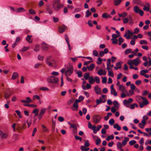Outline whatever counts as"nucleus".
Listing matches in <instances>:
<instances>
[{
	"instance_id": "e433bc0d",
	"label": "nucleus",
	"mask_w": 151,
	"mask_h": 151,
	"mask_svg": "<svg viewBox=\"0 0 151 151\" xmlns=\"http://www.w3.org/2000/svg\"><path fill=\"white\" fill-rule=\"evenodd\" d=\"M113 104L114 106V107L118 108L119 107V104L117 101H114L113 102Z\"/></svg>"
},
{
	"instance_id": "9b49d317",
	"label": "nucleus",
	"mask_w": 151,
	"mask_h": 151,
	"mask_svg": "<svg viewBox=\"0 0 151 151\" xmlns=\"http://www.w3.org/2000/svg\"><path fill=\"white\" fill-rule=\"evenodd\" d=\"M46 109L45 108L42 109L40 110V114L38 115V119L39 120H41L44 113L46 112Z\"/></svg>"
},
{
	"instance_id": "e2e57ef3",
	"label": "nucleus",
	"mask_w": 151,
	"mask_h": 151,
	"mask_svg": "<svg viewBox=\"0 0 151 151\" xmlns=\"http://www.w3.org/2000/svg\"><path fill=\"white\" fill-rule=\"evenodd\" d=\"M42 49L44 50H47L48 49V47L46 46L42 45Z\"/></svg>"
},
{
	"instance_id": "5701e85b",
	"label": "nucleus",
	"mask_w": 151,
	"mask_h": 151,
	"mask_svg": "<svg viewBox=\"0 0 151 151\" xmlns=\"http://www.w3.org/2000/svg\"><path fill=\"white\" fill-rule=\"evenodd\" d=\"M129 138L128 137H125L124 139L122 142V144L123 146H125L127 144V142L129 140Z\"/></svg>"
},
{
	"instance_id": "7c9ffc66",
	"label": "nucleus",
	"mask_w": 151,
	"mask_h": 151,
	"mask_svg": "<svg viewBox=\"0 0 151 151\" xmlns=\"http://www.w3.org/2000/svg\"><path fill=\"white\" fill-rule=\"evenodd\" d=\"M25 11V9L23 7H20L17 9V12L18 13L21 12Z\"/></svg>"
},
{
	"instance_id": "f03ea898",
	"label": "nucleus",
	"mask_w": 151,
	"mask_h": 151,
	"mask_svg": "<svg viewBox=\"0 0 151 151\" xmlns=\"http://www.w3.org/2000/svg\"><path fill=\"white\" fill-rule=\"evenodd\" d=\"M52 6L53 9L56 11H58L63 7V4L60 3L59 0H55L52 3Z\"/></svg>"
},
{
	"instance_id": "4c0bfd02",
	"label": "nucleus",
	"mask_w": 151,
	"mask_h": 151,
	"mask_svg": "<svg viewBox=\"0 0 151 151\" xmlns=\"http://www.w3.org/2000/svg\"><path fill=\"white\" fill-rule=\"evenodd\" d=\"M123 145L120 142H117V147L119 149L122 148Z\"/></svg>"
},
{
	"instance_id": "f3484780",
	"label": "nucleus",
	"mask_w": 151,
	"mask_h": 151,
	"mask_svg": "<svg viewBox=\"0 0 151 151\" xmlns=\"http://www.w3.org/2000/svg\"><path fill=\"white\" fill-rule=\"evenodd\" d=\"M68 124L70 125V128H73L74 129H77V126L79 127L78 125L77 124H71L70 122H68Z\"/></svg>"
},
{
	"instance_id": "0eeeda50",
	"label": "nucleus",
	"mask_w": 151,
	"mask_h": 151,
	"mask_svg": "<svg viewBox=\"0 0 151 151\" xmlns=\"http://www.w3.org/2000/svg\"><path fill=\"white\" fill-rule=\"evenodd\" d=\"M102 117L100 115H95L93 116V121L96 124H97L101 120Z\"/></svg>"
},
{
	"instance_id": "a18cd8bd",
	"label": "nucleus",
	"mask_w": 151,
	"mask_h": 151,
	"mask_svg": "<svg viewBox=\"0 0 151 151\" xmlns=\"http://www.w3.org/2000/svg\"><path fill=\"white\" fill-rule=\"evenodd\" d=\"M102 102V99L101 97L99 99H97L96 100V103L97 104H99Z\"/></svg>"
},
{
	"instance_id": "4468645a",
	"label": "nucleus",
	"mask_w": 151,
	"mask_h": 151,
	"mask_svg": "<svg viewBox=\"0 0 151 151\" xmlns=\"http://www.w3.org/2000/svg\"><path fill=\"white\" fill-rule=\"evenodd\" d=\"M63 27L60 26L58 27V31L60 33H63L66 28L67 27L64 25H63Z\"/></svg>"
},
{
	"instance_id": "680f3d73",
	"label": "nucleus",
	"mask_w": 151,
	"mask_h": 151,
	"mask_svg": "<svg viewBox=\"0 0 151 151\" xmlns=\"http://www.w3.org/2000/svg\"><path fill=\"white\" fill-rule=\"evenodd\" d=\"M93 55L95 56H97L98 54L97 51L96 50H93Z\"/></svg>"
},
{
	"instance_id": "49530a36",
	"label": "nucleus",
	"mask_w": 151,
	"mask_h": 151,
	"mask_svg": "<svg viewBox=\"0 0 151 151\" xmlns=\"http://www.w3.org/2000/svg\"><path fill=\"white\" fill-rule=\"evenodd\" d=\"M148 72L147 70H142L140 71V74L142 75V74H145V73H147Z\"/></svg>"
},
{
	"instance_id": "338daca9",
	"label": "nucleus",
	"mask_w": 151,
	"mask_h": 151,
	"mask_svg": "<svg viewBox=\"0 0 151 151\" xmlns=\"http://www.w3.org/2000/svg\"><path fill=\"white\" fill-rule=\"evenodd\" d=\"M75 139L77 140H79L80 141H81L82 140V138L81 137L77 136H75Z\"/></svg>"
},
{
	"instance_id": "864d4df0",
	"label": "nucleus",
	"mask_w": 151,
	"mask_h": 151,
	"mask_svg": "<svg viewBox=\"0 0 151 151\" xmlns=\"http://www.w3.org/2000/svg\"><path fill=\"white\" fill-rule=\"evenodd\" d=\"M16 130L18 132L20 133L21 132V130L22 129H21V127L19 126L18 124H17L16 128Z\"/></svg>"
},
{
	"instance_id": "774afa93",
	"label": "nucleus",
	"mask_w": 151,
	"mask_h": 151,
	"mask_svg": "<svg viewBox=\"0 0 151 151\" xmlns=\"http://www.w3.org/2000/svg\"><path fill=\"white\" fill-rule=\"evenodd\" d=\"M33 98L34 99H40V97L38 95H35L33 96Z\"/></svg>"
},
{
	"instance_id": "2f4dec72",
	"label": "nucleus",
	"mask_w": 151,
	"mask_h": 151,
	"mask_svg": "<svg viewBox=\"0 0 151 151\" xmlns=\"http://www.w3.org/2000/svg\"><path fill=\"white\" fill-rule=\"evenodd\" d=\"M42 126L43 128V132H48L49 131V129L47 128L45 125L43 124L42 125Z\"/></svg>"
},
{
	"instance_id": "c85d7f7f",
	"label": "nucleus",
	"mask_w": 151,
	"mask_h": 151,
	"mask_svg": "<svg viewBox=\"0 0 151 151\" xmlns=\"http://www.w3.org/2000/svg\"><path fill=\"white\" fill-rule=\"evenodd\" d=\"M114 127L115 129H116L117 130L119 131L121 129L118 123L115 124L114 126Z\"/></svg>"
},
{
	"instance_id": "ddd939ff",
	"label": "nucleus",
	"mask_w": 151,
	"mask_h": 151,
	"mask_svg": "<svg viewBox=\"0 0 151 151\" xmlns=\"http://www.w3.org/2000/svg\"><path fill=\"white\" fill-rule=\"evenodd\" d=\"M0 135L2 139H6L8 136V135L7 133H4L1 131H0Z\"/></svg>"
},
{
	"instance_id": "c756f323",
	"label": "nucleus",
	"mask_w": 151,
	"mask_h": 151,
	"mask_svg": "<svg viewBox=\"0 0 151 151\" xmlns=\"http://www.w3.org/2000/svg\"><path fill=\"white\" fill-rule=\"evenodd\" d=\"M18 73L17 72H14L13 73L12 76V78L14 79H15L18 77Z\"/></svg>"
},
{
	"instance_id": "3c124183",
	"label": "nucleus",
	"mask_w": 151,
	"mask_h": 151,
	"mask_svg": "<svg viewBox=\"0 0 151 151\" xmlns=\"http://www.w3.org/2000/svg\"><path fill=\"white\" fill-rule=\"evenodd\" d=\"M136 143V141L134 140H132L129 141V145L132 146L135 144Z\"/></svg>"
},
{
	"instance_id": "37998d69",
	"label": "nucleus",
	"mask_w": 151,
	"mask_h": 151,
	"mask_svg": "<svg viewBox=\"0 0 151 151\" xmlns=\"http://www.w3.org/2000/svg\"><path fill=\"white\" fill-rule=\"evenodd\" d=\"M111 40L112 41V43L113 44H116L118 43V41L117 39L112 38Z\"/></svg>"
},
{
	"instance_id": "4d7b16f0",
	"label": "nucleus",
	"mask_w": 151,
	"mask_h": 151,
	"mask_svg": "<svg viewBox=\"0 0 151 151\" xmlns=\"http://www.w3.org/2000/svg\"><path fill=\"white\" fill-rule=\"evenodd\" d=\"M131 51H132L130 49H127L125 51V53L126 55L128 54H129V53H130V52H131Z\"/></svg>"
},
{
	"instance_id": "5fc2aeb1",
	"label": "nucleus",
	"mask_w": 151,
	"mask_h": 151,
	"mask_svg": "<svg viewBox=\"0 0 151 151\" xmlns=\"http://www.w3.org/2000/svg\"><path fill=\"white\" fill-rule=\"evenodd\" d=\"M15 112L18 115L19 118H21L22 117V115L21 113V112L17 110L15 111Z\"/></svg>"
},
{
	"instance_id": "dca6fc26",
	"label": "nucleus",
	"mask_w": 151,
	"mask_h": 151,
	"mask_svg": "<svg viewBox=\"0 0 151 151\" xmlns=\"http://www.w3.org/2000/svg\"><path fill=\"white\" fill-rule=\"evenodd\" d=\"M97 73L100 76H101L102 75H105L106 74V72L105 71H104L102 69L99 70L98 71Z\"/></svg>"
},
{
	"instance_id": "4be33fe9",
	"label": "nucleus",
	"mask_w": 151,
	"mask_h": 151,
	"mask_svg": "<svg viewBox=\"0 0 151 151\" xmlns=\"http://www.w3.org/2000/svg\"><path fill=\"white\" fill-rule=\"evenodd\" d=\"M91 85L88 83H87L86 84V87H85L84 85H82V88L84 90H86V88L87 89H90L91 88Z\"/></svg>"
},
{
	"instance_id": "6e6d98bb",
	"label": "nucleus",
	"mask_w": 151,
	"mask_h": 151,
	"mask_svg": "<svg viewBox=\"0 0 151 151\" xmlns=\"http://www.w3.org/2000/svg\"><path fill=\"white\" fill-rule=\"evenodd\" d=\"M65 40L67 42V43H68L69 42V39L68 36V35L67 34H65Z\"/></svg>"
},
{
	"instance_id": "603ef678",
	"label": "nucleus",
	"mask_w": 151,
	"mask_h": 151,
	"mask_svg": "<svg viewBox=\"0 0 151 151\" xmlns=\"http://www.w3.org/2000/svg\"><path fill=\"white\" fill-rule=\"evenodd\" d=\"M127 64L130 65L129 68L131 69H134V67L132 66L133 64L131 62H129L128 61Z\"/></svg>"
},
{
	"instance_id": "0e129e2a",
	"label": "nucleus",
	"mask_w": 151,
	"mask_h": 151,
	"mask_svg": "<svg viewBox=\"0 0 151 151\" xmlns=\"http://www.w3.org/2000/svg\"><path fill=\"white\" fill-rule=\"evenodd\" d=\"M88 26L90 27H92L93 26V24L91 20H89L88 22Z\"/></svg>"
},
{
	"instance_id": "69168bd1",
	"label": "nucleus",
	"mask_w": 151,
	"mask_h": 151,
	"mask_svg": "<svg viewBox=\"0 0 151 151\" xmlns=\"http://www.w3.org/2000/svg\"><path fill=\"white\" fill-rule=\"evenodd\" d=\"M44 56H41L40 55H39L38 56V59L39 60L41 61H42L43 60Z\"/></svg>"
},
{
	"instance_id": "58836bf2",
	"label": "nucleus",
	"mask_w": 151,
	"mask_h": 151,
	"mask_svg": "<svg viewBox=\"0 0 151 151\" xmlns=\"http://www.w3.org/2000/svg\"><path fill=\"white\" fill-rule=\"evenodd\" d=\"M96 3L98 4L97 5L98 6H100L102 3V1L103 0H97Z\"/></svg>"
},
{
	"instance_id": "de8ad7c7",
	"label": "nucleus",
	"mask_w": 151,
	"mask_h": 151,
	"mask_svg": "<svg viewBox=\"0 0 151 151\" xmlns=\"http://www.w3.org/2000/svg\"><path fill=\"white\" fill-rule=\"evenodd\" d=\"M24 106H27L29 107H35L37 106L36 105L34 104H24Z\"/></svg>"
},
{
	"instance_id": "a211bd4d",
	"label": "nucleus",
	"mask_w": 151,
	"mask_h": 151,
	"mask_svg": "<svg viewBox=\"0 0 151 151\" xmlns=\"http://www.w3.org/2000/svg\"><path fill=\"white\" fill-rule=\"evenodd\" d=\"M95 90L96 93L97 94H101V89L98 86H96L95 87Z\"/></svg>"
},
{
	"instance_id": "6e6552de",
	"label": "nucleus",
	"mask_w": 151,
	"mask_h": 151,
	"mask_svg": "<svg viewBox=\"0 0 151 151\" xmlns=\"http://www.w3.org/2000/svg\"><path fill=\"white\" fill-rule=\"evenodd\" d=\"M80 100L77 99L76 100L75 102L73 104V106L71 108L72 110L77 111L78 110V103L81 102Z\"/></svg>"
},
{
	"instance_id": "423d86ee",
	"label": "nucleus",
	"mask_w": 151,
	"mask_h": 151,
	"mask_svg": "<svg viewBox=\"0 0 151 151\" xmlns=\"http://www.w3.org/2000/svg\"><path fill=\"white\" fill-rule=\"evenodd\" d=\"M133 10L134 12L137 13H139L141 16H142L144 14L143 11L139 9V8L137 6L134 7Z\"/></svg>"
},
{
	"instance_id": "473e14b6",
	"label": "nucleus",
	"mask_w": 151,
	"mask_h": 151,
	"mask_svg": "<svg viewBox=\"0 0 151 151\" xmlns=\"http://www.w3.org/2000/svg\"><path fill=\"white\" fill-rule=\"evenodd\" d=\"M29 46L27 47H24L22 49L20 50V51L24 52L26 51L27 50L29 49Z\"/></svg>"
},
{
	"instance_id": "7ed1b4c3",
	"label": "nucleus",
	"mask_w": 151,
	"mask_h": 151,
	"mask_svg": "<svg viewBox=\"0 0 151 151\" xmlns=\"http://www.w3.org/2000/svg\"><path fill=\"white\" fill-rule=\"evenodd\" d=\"M47 80L48 82L53 83H57L59 81L58 77L54 76L48 77Z\"/></svg>"
},
{
	"instance_id": "79ce46f5",
	"label": "nucleus",
	"mask_w": 151,
	"mask_h": 151,
	"mask_svg": "<svg viewBox=\"0 0 151 151\" xmlns=\"http://www.w3.org/2000/svg\"><path fill=\"white\" fill-rule=\"evenodd\" d=\"M29 13L31 14H36V12L35 11L32 9H30L29 10Z\"/></svg>"
},
{
	"instance_id": "c9c22d12",
	"label": "nucleus",
	"mask_w": 151,
	"mask_h": 151,
	"mask_svg": "<svg viewBox=\"0 0 151 151\" xmlns=\"http://www.w3.org/2000/svg\"><path fill=\"white\" fill-rule=\"evenodd\" d=\"M81 149L82 151H88L89 148H86L85 146H82L81 147Z\"/></svg>"
},
{
	"instance_id": "bb28decb",
	"label": "nucleus",
	"mask_w": 151,
	"mask_h": 151,
	"mask_svg": "<svg viewBox=\"0 0 151 151\" xmlns=\"http://www.w3.org/2000/svg\"><path fill=\"white\" fill-rule=\"evenodd\" d=\"M46 10L47 12L49 14H51L53 13V11L52 9L51 8H50L49 7H47L46 9Z\"/></svg>"
},
{
	"instance_id": "052dcab7",
	"label": "nucleus",
	"mask_w": 151,
	"mask_h": 151,
	"mask_svg": "<svg viewBox=\"0 0 151 151\" xmlns=\"http://www.w3.org/2000/svg\"><path fill=\"white\" fill-rule=\"evenodd\" d=\"M27 124L28 127L29 128L31 125L32 123V120L31 119L28 120L27 121Z\"/></svg>"
},
{
	"instance_id": "20e7f679",
	"label": "nucleus",
	"mask_w": 151,
	"mask_h": 151,
	"mask_svg": "<svg viewBox=\"0 0 151 151\" xmlns=\"http://www.w3.org/2000/svg\"><path fill=\"white\" fill-rule=\"evenodd\" d=\"M67 70L65 72L66 76H70L73 73V68L71 65L69 64L68 66L66 67Z\"/></svg>"
},
{
	"instance_id": "f257e3e1",
	"label": "nucleus",
	"mask_w": 151,
	"mask_h": 151,
	"mask_svg": "<svg viewBox=\"0 0 151 151\" xmlns=\"http://www.w3.org/2000/svg\"><path fill=\"white\" fill-rule=\"evenodd\" d=\"M137 101L139 104L140 107L142 108L144 105H146L149 104V102L145 97H141L140 96H137L136 97Z\"/></svg>"
},
{
	"instance_id": "aec40b11",
	"label": "nucleus",
	"mask_w": 151,
	"mask_h": 151,
	"mask_svg": "<svg viewBox=\"0 0 151 151\" xmlns=\"http://www.w3.org/2000/svg\"><path fill=\"white\" fill-rule=\"evenodd\" d=\"M119 90L122 91V93L125 92V88L122 85H121L119 86Z\"/></svg>"
},
{
	"instance_id": "393cba45",
	"label": "nucleus",
	"mask_w": 151,
	"mask_h": 151,
	"mask_svg": "<svg viewBox=\"0 0 151 151\" xmlns=\"http://www.w3.org/2000/svg\"><path fill=\"white\" fill-rule=\"evenodd\" d=\"M122 2V0H114V5L116 6H118Z\"/></svg>"
},
{
	"instance_id": "a19ab883",
	"label": "nucleus",
	"mask_w": 151,
	"mask_h": 151,
	"mask_svg": "<svg viewBox=\"0 0 151 151\" xmlns=\"http://www.w3.org/2000/svg\"><path fill=\"white\" fill-rule=\"evenodd\" d=\"M109 123L111 125H113L114 123V120L113 119H111L109 121Z\"/></svg>"
},
{
	"instance_id": "bf43d9fd",
	"label": "nucleus",
	"mask_w": 151,
	"mask_h": 151,
	"mask_svg": "<svg viewBox=\"0 0 151 151\" xmlns=\"http://www.w3.org/2000/svg\"><path fill=\"white\" fill-rule=\"evenodd\" d=\"M108 75L109 76H111V77H113L114 76L113 72L110 70L108 71Z\"/></svg>"
},
{
	"instance_id": "13d9d810",
	"label": "nucleus",
	"mask_w": 151,
	"mask_h": 151,
	"mask_svg": "<svg viewBox=\"0 0 151 151\" xmlns=\"http://www.w3.org/2000/svg\"><path fill=\"white\" fill-rule=\"evenodd\" d=\"M123 22L124 24L127 23L129 21V19L127 18H125L123 19Z\"/></svg>"
},
{
	"instance_id": "8fccbe9b",
	"label": "nucleus",
	"mask_w": 151,
	"mask_h": 151,
	"mask_svg": "<svg viewBox=\"0 0 151 151\" xmlns=\"http://www.w3.org/2000/svg\"><path fill=\"white\" fill-rule=\"evenodd\" d=\"M95 81L97 83H99L100 82V79L97 76H96L95 77Z\"/></svg>"
},
{
	"instance_id": "6ab92c4d",
	"label": "nucleus",
	"mask_w": 151,
	"mask_h": 151,
	"mask_svg": "<svg viewBox=\"0 0 151 151\" xmlns=\"http://www.w3.org/2000/svg\"><path fill=\"white\" fill-rule=\"evenodd\" d=\"M87 67L89 71H92L95 67V65L93 63H92L90 66H87Z\"/></svg>"
},
{
	"instance_id": "cd10ccee",
	"label": "nucleus",
	"mask_w": 151,
	"mask_h": 151,
	"mask_svg": "<svg viewBox=\"0 0 151 151\" xmlns=\"http://www.w3.org/2000/svg\"><path fill=\"white\" fill-rule=\"evenodd\" d=\"M118 15L120 17H124L127 16V13L126 12H124L122 14H119Z\"/></svg>"
},
{
	"instance_id": "412c9836",
	"label": "nucleus",
	"mask_w": 151,
	"mask_h": 151,
	"mask_svg": "<svg viewBox=\"0 0 151 151\" xmlns=\"http://www.w3.org/2000/svg\"><path fill=\"white\" fill-rule=\"evenodd\" d=\"M111 61V60L110 59H109L107 60V67L106 68V69H108L109 70H111V69L110 67V66L111 65L110 63Z\"/></svg>"
},
{
	"instance_id": "c03bdc74",
	"label": "nucleus",
	"mask_w": 151,
	"mask_h": 151,
	"mask_svg": "<svg viewBox=\"0 0 151 151\" xmlns=\"http://www.w3.org/2000/svg\"><path fill=\"white\" fill-rule=\"evenodd\" d=\"M102 62V59L100 58L99 57L97 59V61L96 62V63L98 64H101Z\"/></svg>"
},
{
	"instance_id": "a878e982",
	"label": "nucleus",
	"mask_w": 151,
	"mask_h": 151,
	"mask_svg": "<svg viewBox=\"0 0 151 151\" xmlns=\"http://www.w3.org/2000/svg\"><path fill=\"white\" fill-rule=\"evenodd\" d=\"M40 47L39 45H36L34 48V51L37 52L40 50Z\"/></svg>"
},
{
	"instance_id": "9d476101",
	"label": "nucleus",
	"mask_w": 151,
	"mask_h": 151,
	"mask_svg": "<svg viewBox=\"0 0 151 151\" xmlns=\"http://www.w3.org/2000/svg\"><path fill=\"white\" fill-rule=\"evenodd\" d=\"M11 93L12 92L10 91V90L9 89H7L4 93L5 98L6 99L9 98Z\"/></svg>"
},
{
	"instance_id": "f704fd0d",
	"label": "nucleus",
	"mask_w": 151,
	"mask_h": 151,
	"mask_svg": "<svg viewBox=\"0 0 151 151\" xmlns=\"http://www.w3.org/2000/svg\"><path fill=\"white\" fill-rule=\"evenodd\" d=\"M86 17H88L91 15V13L90 12V11L88 10H87L86 12Z\"/></svg>"
},
{
	"instance_id": "09e8293b",
	"label": "nucleus",
	"mask_w": 151,
	"mask_h": 151,
	"mask_svg": "<svg viewBox=\"0 0 151 151\" xmlns=\"http://www.w3.org/2000/svg\"><path fill=\"white\" fill-rule=\"evenodd\" d=\"M74 101V99H71L69 100L67 102V104L70 105L73 103Z\"/></svg>"
},
{
	"instance_id": "1a4fd4ad",
	"label": "nucleus",
	"mask_w": 151,
	"mask_h": 151,
	"mask_svg": "<svg viewBox=\"0 0 151 151\" xmlns=\"http://www.w3.org/2000/svg\"><path fill=\"white\" fill-rule=\"evenodd\" d=\"M128 61L129 62H131L132 64L134 65L135 66H137L141 62L140 60L138 58H136L135 59L129 60Z\"/></svg>"
},
{
	"instance_id": "b1692460",
	"label": "nucleus",
	"mask_w": 151,
	"mask_h": 151,
	"mask_svg": "<svg viewBox=\"0 0 151 151\" xmlns=\"http://www.w3.org/2000/svg\"><path fill=\"white\" fill-rule=\"evenodd\" d=\"M89 82L91 84H93L95 81V80L93 79L92 76H91L88 78Z\"/></svg>"
},
{
	"instance_id": "ea45409f",
	"label": "nucleus",
	"mask_w": 151,
	"mask_h": 151,
	"mask_svg": "<svg viewBox=\"0 0 151 151\" xmlns=\"http://www.w3.org/2000/svg\"><path fill=\"white\" fill-rule=\"evenodd\" d=\"M90 74L89 73H86L84 74V78L85 79L87 80L88 79V78Z\"/></svg>"
},
{
	"instance_id": "39448f33",
	"label": "nucleus",
	"mask_w": 151,
	"mask_h": 151,
	"mask_svg": "<svg viewBox=\"0 0 151 151\" xmlns=\"http://www.w3.org/2000/svg\"><path fill=\"white\" fill-rule=\"evenodd\" d=\"M54 62V60L52 59L51 57L49 56L48 57L45 61L46 63L49 66H52L53 63Z\"/></svg>"
},
{
	"instance_id": "2eb2a0df",
	"label": "nucleus",
	"mask_w": 151,
	"mask_h": 151,
	"mask_svg": "<svg viewBox=\"0 0 151 151\" xmlns=\"http://www.w3.org/2000/svg\"><path fill=\"white\" fill-rule=\"evenodd\" d=\"M146 124V122L145 121L142 120L141 122L139 123L138 124L139 127L143 129L144 128L145 125Z\"/></svg>"
},
{
	"instance_id": "72a5a7b5",
	"label": "nucleus",
	"mask_w": 151,
	"mask_h": 151,
	"mask_svg": "<svg viewBox=\"0 0 151 151\" xmlns=\"http://www.w3.org/2000/svg\"><path fill=\"white\" fill-rule=\"evenodd\" d=\"M32 37V36L31 35H28L26 37V40L29 43L32 42V40H30L31 38Z\"/></svg>"
},
{
	"instance_id": "f8f14e48",
	"label": "nucleus",
	"mask_w": 151,
	"mask_h": 151,
	"mask_svg": "<svg viewBox=\"0 0 151 151\" xmlns=\"http://www.w3.org/2000/svg\"><path fill=\"white\" fill-rule=\"evenodd\" d=\"M114 85L112 84L111 86V94L114 95L115 96H117V93L116 91L115 90L114 88Z\"/></svg>"
}]
</instances>
